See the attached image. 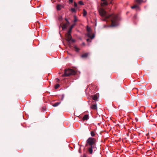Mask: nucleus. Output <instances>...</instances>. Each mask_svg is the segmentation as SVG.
I'll use <instances>...</instances> for the list:
<instances>
[{
	"label": "nucleus",
	"mask_w": 157,
	"mask_h": 157,
	"mask_svg": "<svg viewBox=\"0 0 157 157\" xmlns=\"http://www.w3.org/2000/svg\"><path fill=\"white\" fill-rule=\"evenodd\" d=\"M71 41L72 42L74 43L75 42V40H74L72 39H71Z\"/></svg>",
	"instance_id": "nucleus-30"
},
{
	"label": "nucleus",
	"mask_w": 157,
	"mask_h": 157,
	"mask_svg": "<svg viewBox=\"0 0 157 157\" xmlns=\"http://www.w3.org/2000/svg\"><path fill=\"white\" fill-rule=\"evenodd\" d=\"M75 25V24H73V25H72L70 27V28H69V30L68 31V33H71V31H72V29H73V28L74 27V26Z\"/></svg>",
	"instance_id": "nucleus-10"
},
{
	"label": "nucleus",
	"mask_w": 157,
	"mask_h": 157,
	"mask_svg": "<svg viewBox=\"0 0 157 157\" xmlns=\"http://www.w3.org/2000/svg\"><path fill=\"white\" fill-rule=\"evenodd\" d=\"M89 55V53H88V52L86 53H84L83 54H82L81 56V57L82 58L86 59L88 57Z\"/></svg>",
	"instance_id": "nucleus-7"
},
{
	"label": "nucleus",
	"mask_w": 157,
	"mask_h": 157,
	"mask_svg": "<svg viewBox=\"0 0 157 157\" xmlns=\"http://www.w3.org/2000/svg\"><path fill=\"white\" fill-rule=\"evenodd\" d=\"M64 94H63L61 95V99L62 100H63V99H64Z\"/></svg>",
	"instance_id": "nucleus-27"
},
{
	"label": "nucleus",
	"mask_w": 157,
	"mask_h": 157,
	"mask_svg": "<svg viewBox=\"0 0 157 157\" xmlns=\"http://www.w3.org/2000/svg\"><path fill=\"white\" fill-rule=\"evenodd\" d=\"M90 134H91V136H94L95 135V133L94 132V131H92L91 132V133H90Z\"/></svg>",
	"instance_id": "nucleus-22"
},
{
	"label": "nucleus",
	"mask_w": 157,
	"mask_h": 157,
	"mask_svg": "<svg viewBox=\"0 0 157 157\" xmlns=\"http://www.w3.org/2000/svg\"><path fill=\"white\" fill-rule=\"evenodd\" d=\"M92 98L94 100V102H95V101L96 100L98 99V97L96 94H94L93 95H92Z\"/></svg>",
	"instance_id": "nucleus-12"
},
{
	"label": "nucleus",
	"mask_w": 157,
	"mask_h": 157,
	"mask_svg": "<svg viewBox=\"0 0 157 157\" xmlns=\"http://www.w3.org/2000/svg\"><path fill=\"white\" fill-rule=\"evenodd\" d=\"M96 142L95 139L93 138L90 137L87 140L86 146H87L88 145H89L92 147L95 144Z\"/></svg>",
	"instance_id": "nucleus-3"
},
{
	"label": "nucleus",
	"mask_w": 157,
	"mask_h": 157,
	"mask_svg": "<svg viewBox=\"0 0 157 157\" xmlns=\"http://www.w3.org/2000/svg\"><path fill=\"white\" fill-rule=\"evenodd\" d=\"M83 157H86V155L85 154H84Z\"/></svg>",
	"instance_id": "nucleus-33"
},
{
	"label": "nucleus",
	"mask_w": 157,
	"mask_h": 157,
	"mask_svg": "<svg viewBox=\"0 0 157 157\" xmlns=\"http://www.w3.org/2000/svg\"><path fill=\"white\" fill-rule=\"evenodd\" d=\"M87 14V12L85 10H83V16L84 17H85L86 16Z\"/></svg>",
	"instance_id": "nucleus-17"
},
{
	"label": "nucleus",
	"mask_w": 157,
	"mask_h": 157,
	"mask_svg": "<svg viewBox=\"0 0 157 157\" xmlns=\"http://www.w3.org/2000/svg\"><path fill=\"white\" fill-rule=\"evenodd\" d=\"M63 7V6L61 5H58L57 6V9L58 10H60Z\"/></svg>",
	"instance_id": "nucleus-13"
},
{
	"label": "nucleus",
	"mask_w": 157,
	"mask_h": 157,
	"mask_svg": "<svg viewBox=\"0 0 157 157\" xmlns=\"http://www.w3.org/2000/svg\"><path fill=\"white\" fill-rule=\"evenodd\" d=\"M71 33H69L68 32L65 35L66 40L68 41V43L70 46H71L70 41L72 38V36L71 34Z\"/></svg>",
	"instance_id": "nucleus-5"
},
{
	"label": "nucleus",
	"mask_w": 157,
	"mask_h": 157,
	"mask_svg": "<svg viewBox=\"0 0 157 157\" xmlns=\"http://www.w3.org/2000/svg\"><path fill=\"white\" fill-rule=\"evenodd\" d=\"M99 13L103 17V21L111 22V25H109V27H114L118 25L119 18L117 15L108 14L103 9L101 10L99 9Z\"/></svg>",
	"instance_id": "nucleus-1"
},
{
	"label": "nucleus",
	"mask_w": 157,
	"mask_h": 157,
	"mask_svg": "<svg viewBox=\"0 0 157 157\" xmlns=\"http://www.w3.org/2000/svg\"><path fill=\"white\" fill-rule=\"evenodd\" d=\"M56 80H57V82H59V79H58V78H56Z\"/></svg>",
	"instance_id": "nucleus-32"
},
{
	"label": "nucleus",
	"mask_w": 157,
	"mask_h": 157,
	"mask_svg": "<svg viewBox=\"0 0 157 157\" xmlns=\"http://www.w3.org/2000/svg\"><path fill=\"white\" fill-rule=\"evenodd\" d=\"M89 118V117L88 115H85L82 118V120L83 121L87 120V119H88Z\"/></svg>",
	"instance_id": "nucleus-11"
},
{
	"label": "nucleus",
	"mask_w": 157,
	"mask_h": 157,
	"mask_svg": "<svg viewBox=\"0 0 157 157\" xmlns=\"http://www.w3.org/2000/svg\"><path fill=\"white\" fill-rule=\"evenodd\" d=\"M70 11L72 13H75L76 12V10L74 8H71Z\"/></svg>",
	"instance_id": "nucleus-19"
},
{
	"label": "nucleus",
	"mask_w": 157,
	"mask_h": 157,
	"mask_svg": "<svg viewBox=\"0 0 157 157\" xmlns=\"http://www.w3.org/2000/svg\"><path fill=\"white\" fill-rule=\"evenodd\" d=\"M74 48L75 49V50L76 52H78L79 51V49L76 46H75L74 47Z\"/></svg>",
	"instance_id": "nucleus-20"
},
{
	"label": "nucleus",
	"mask_w": 157,
	"mask_h": 157,
	"mask_svg": "<svg viewBox=\"0 0 157 157\" xmlns=\"http://www.w3.org/2000/svg\"><path fill=\"white\" fill-rule=\"evenodd\" d=\"M74 6L75 7H77V6H78L77 4L75 2H74Z\"/></svg>",
	"instance_id": "nucleus-28"
},
{
	"label": "nucleus",
	"mask_w": 157,
	"mask_h": 157,
	"mask_svg": "<svg viewBox=\"0 0 157 157\" xmlns=\"http://www.w3.org/2000/svg\"><path fill=\"white\" fill-rule=\"evenodd\" d=\"M135 1L138 4H140L142 2V0H135Z\"/></svg>",
	"instance_id": "nucleus-18"
},
{
	"label": "nucleus",
	"mask_w": 157,
	"mask_h": 157,
	"mask_svg": "<svg viewBox=\"0 0 157 157\" xmlns=\"http://www.w3.org/2000/svg\"><path fill=\"white\" fill-rule=\"evenodd\" d=\"M75 71L71 69H65L64 73L62 75V76H69L71 75H74L76 74Z\"/></svg>",
	"instance_id": "nucleus-2"
},
{
	"label": "nucleus",
	"mask_w": 157,
	"mask_h": 157,
	"mask_svg": "<svg viewBox=\"0 0 157 157\" xmlns=\"http://www.w3.org/2000/svg\"><path fill=\"white\" fill-rule=\"evenodd\" d=\"M65 20L67 21H67H68L67 19L66 18H65Z\"/></svg>",
	"instance_id": "nucleus-35"
},
{
	"label": "nucleus",
	"mask_w": 157,
	"mask_h": 157,
	"mask_svg": "<svg viewBox=\"0 0 157 157\" xmlns=\"http://www.w3.org/2000/svg\"><path fill=\"white\" fill-rule=\"evenodd\" d=\"M67 24H64L63 25L62 27V30H64L65 29H66L67 28Z\"/></svg>",
	"instance_id": "nucleus-15"
},
{
	"label": "nucleus",
	"mask_w": 157,
	"mask_h": 157,
	"mask_svg": "<svg viewBox=\"0 0 157 157\" xmlns=\"http://www.w3.org/2000/svg\"><path fill=\"white\" fill-rule=\"evenodd\" d=\"M101 5L102 6H105L107 5L108 3L106 0H101Z\"/></svg>",
	"instance_id": "nucleus-8"
},
{
	"label": "nucleus",
	"mask_w": 157,
	"mask_h": 157,
	"mask_svg": "<svg viewBox=\"0 0 157 157\" xmlns=\"http://www.w3.org/2000/svg\"><path fill=\"white\" fill-rule=\"evenodd\" d=\"M58 19L59 21H61L62 19V16H59V17Z\"/></svg>",
	"instance_id": "nucleus-24"
},
{
	"label": "nucleus",
	"mask_w": 157,
	"mask_h": 157,
	"mask_svg": "<svg viewBox=\"0 0 157 157\" xmlns=\"http://www.w3.org/2000/svg\"><path fill=\"white\" fill-rule=\"evenodd\" d=\"M66 24H67V25L68 26V25H69L70 23H69V22L68 21H67V23H66Z\"/></svg>",
	"instance_id": "nucleus-29"
},
{
	"label": "nucleus",
	"mask_w": 157,
	"mask_h": 157,
	"mask_svg": "<svg viewBox=\"0 0 157 157\" xmlns=\"http://www.w3.org/2000/svg\"><path fill=\"white\" fill-rule=\"evenodd\" d=\"M89 38H88L86 39V41L88 42H91V40L92 39H91L90 37H89Z\"/></svg>",
	"instance_id": "nucleus-23"
},
{
	"label": "nucleus",
	"mask_w": 157,
	"mask_h": 157,
	"mask_svg": "<svg viewBox=\"0 0 157 157\" xmlns=\"http://www.w3.org/2000/svg\"><path fill=\"white\" fill-rule=\"evenodd\" d=\"M62 26L61 24L59 26V29H60L61 27Z\"/></svg>",
	"instance_id": "nucleus-34"
},
{
	"label": "nucleus",
	"mask_w": 157,
	"mask_h": 157,
	"mask_svg": "<svg viewBox=\"0 0 157 157\" xmlns=\"http://www.w3.org/2000/svg\"><path fill=\"white\" fill-rule=\"evenodd\" d=\"M77 21V19L76 16L74 17V22H76Z\"/></svg>",
	"instance_id": "nucleus-26"
},
{
	"label": "nucleus",
	"mask_w": 157,
	"mask_h": 157,
	"mask_svg": "<svg viewBox=\"0 0 157 157\" xmlns=\"http://www.w3.org/2000/svg\"><path fill=\"white\" fill-rule=\"evenodd\" d=\"M82 44H83V45H85V43H83Z\"/></svg>",
	"instance_id": "nucleus-36"
},
{
	"label": "nucleus",
	"mask_w": 157,
	"mask_h": 157,
	"mask_svg": "<svg viewBox=\"0 0 157 157\" xmlns=\"http://www.w3.org/2000/svg\"><path fill=\"white\" fill-rule=\"evenodd\" d=\"M131 8L132 9L136 8V11H137L140 10L139 7L137 5H135L133 6H132Z\"/></svg>",
	"instance_id": "nucleus-9"
},
{
	"label": "nucleus",
	"mask_w": 157,
	"mask_h": 157,
	"mask_svg": "<svg viewBox=\"0 0 157 157\" xmlns=\"http://www.w3.org/2000/svg\"><path fill=\"white\" fill-rule=\"evenodd\" d=\"M94 147V146H93L92 147H90L88 149V151L91 154L92 153L93 150L92 149Z\"/></svg>",
	"instance_id": "nucleus-14"
},
{
	"label": "nucleus",
	"mask_w": 157,
	"mask_h": 157,
	"mask_svg": "<svg viewBox=\"0 0 157 157\" xmlns=\"http://www.w3.org/2000/svg\"><path fill=\"white\" fill-rule=\"evenodd\" d=\"M70 2L72 3L73 2V0H69Z\"/></svg>",
	"instance_id": "nucleus-31"
},
{
	"label": "nucleus",
	"mask_w": 157,
	"mask_h": 157,
	"mask_svg": "<svg viewBox=\"0 0 157 157\" xmlns=\"http://www.w3.org/2000/svg\"><path fill=\"white\" fill-rule=\"evenodd\" d=\"M91 108L93 109L97 110V104L96 102H94V101L93 102Z\"/></svg>",
	"instance_id": "nucleus-6"
},
{
	"label": "nucleus",
	"mask_w": 157,
	"mask_h": 157,
	"mask_svg": "<svg viewBox=\"0 0 157 157\" xmlns=\"http://www.w3.org/2000/svg\"><path fill=\"white\" fill-rule=\"evenodd\" d=\"M61 102H56L52 105V106L54 107H56L58 106L59 104H60Z\"/></svg>",
	"instance_id": "nucleus-16"
},
{
	"label": "nucleus",
	"mask_w": 157,
	"mask_h": 157,
	"mask_svg": "<svg viewBox=\"0 0 157 157\" xmlns=\"http://www.w3.org/2000/svg\"><path fill=\"white\" fill-rule=\"evenodd\" d=\"M78 3H79V4H80L81 5H84V4H83V2L82 1H79V2H78Z\"/></svg>",
	"instance_id": "nucleus-25"
},
{
	"label": "nucleus",
	"mask_w": 157,
	"mask_h": 157,
	"mask_svg": "<svg viewBox=\"0 0 157 157\" xmlns=\"http://www.w3.org/2000/svg\"><path fill=\"white\" fill-rule=\"evenodd\" d=\"M86 30L87 31V36L88 37H90L91 39H93L94 37V34H93L92 35H91L92 33L90 28L88 26H87Z\"/></svg>",
	"instance_id": "nucleus-4"
},
{
	"label": "nucleus",
	"mask_w": 157,
	"mask_h": 157,
	"mask_svg": "<svg viewBox=\"0 0 157 157\" xmlns=\"http://www.w3.org/2000/svg\"><path fill=\"white\" fill-rule=\"evenodd\" d=\"M59 86H60V85L59 84H57L55 86V89H57L59 87Z\"/></svg>",
	"instance_id": "nucleus-21"
}]
</instances>
